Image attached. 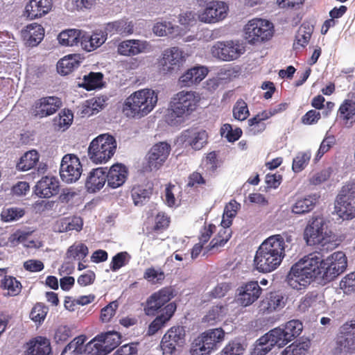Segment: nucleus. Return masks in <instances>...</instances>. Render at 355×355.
I'll use <instances>...</instances> for the list:
<instances>
[{"label":"nucleus","instance_id":"obj_1","mask_svg":"<svg viewBox=\"0 0 355 355\" xmlns=\"http://www.w3.org/2000/svg\"><path fill=\"white\" fill-rule=\"evenodd\" d=\"M292 240V236L288 233L267 238L257 250L254 259L255 268L263 273L276 270L282 262Z\"/></svg>","mask_w":355,"mask_h":355},{"label":"nucleus","instance_id":"obj_2","mask_svg":"<svg viewBox=\"0 0 355 355\" xmlns=\"http://www.w3.org/2000/svg\"><path fill=\"white\" fill-rule=\"evenodd\" d=\"M323 258L320 253H310L295 263L287 275V282L293 289H304L311 282L320 277L322 278Z\"/></svg>","mask_w":355,"mask_h":355},{"label":"nucleus","instance_id":"obj_3","mask_svg":"<svg viewBox=\"0 0 355 355\" xmlns=\"http://www.w3.org/2000/svg\"><path fill=\"white\" fill-rule=\"evenodd\" d=\"M157 94L153 89L145 88L134 92L122 104V112L128 118L141 119L147 116L155 107Z\"/></svg>","mask_w":355,"mask_h":355},{"label":"nucleus","instance_id":"obj_4","mask_svg":"<svg viewBox=\"0 0 355 355\" xmlns=\"http://www.w3.org/2000/svg\"><path fill=\"white\" fill-rule=\"evenodd\" d=\"M304 239L309 245H320L326 249L335 245V235L328 229L325 219L321 216H314L306 227Z\"/></svg>","mask_w":355,"mask_h":355},{"label":"nucleus","instance_id":"obj_5","mask_svg":"<svg viewBox=\"0 0 355 355\" xmlns=\"http://www.w3.org/2000/svg\"><path fill=\"white\" fill-rule=\"evenodd\" d=\"M116 148L115 139L110 135L102 134L90 142L87 149L88 157L94 164H104L114 155Z\"/></svg>","mask_w":355,"mask_h":355},{"label":"nucleus","instance_id":"obj_6","mask_svg":"<svg viewBox=\"0 0 355 355\" xmlns=\"http://www.w3.org/2000/svg\"><path fill=\"white\" fill-rule=\"evenodd\" d=\"M244 37L250 44L262 43L273 35L274 26L270 21L254 18L248 21L243 28Z\"/></svg>","mask_w":355,"mask_h":355},{"label":"nucleus","instance_id":"obj_7","mask_svg":"<svg viewBox=\"0 0 355 355\" xmlns=\"http://www.w3.org/2000/svg\"><path fill=\"white\" fill-rule=\"evenodd\" d=\"M200 100L199 94L192 91H181L173 96L170 107L171 114L176 117L191 114L197 107Z\"/></svg>","mask_w":355,"mask_h":355},{"label":"nucleus","instance_id":"obj_8","mask_svg":"<svg viewBox=\"0 0 355 355\" xmlns=\"http://www.w3.org/2000/svg\"><path fill=\"white\" fill-rule=\"evenodd\" d=\"M290 340L282 328L278 327L270 330L259 338L254 347L253 355H266L272 348L277 345L282 347L286 345Z\"/></svg>","mask_w":355,"mask_h":355},{"label":"nucleus","instance_id":"obj_9","mask_svg":"<svg viewBox=\"0 0 355 355\" xmlns=\"http://www.w3.org/2000/svg\"><path fill=\"white\" fill-rule=\"evenodd\" d=\"M355 352V320L347 321L339 328L334 348V354L353 353Z\"/></svg>","mask_w":355,"mask_h":355},{"label":"nucleus","instance_id":"obj_10","mask_svg":"<svg viewBox=\"0 0 355 355\" xmlns=\"http://www.w3.org/2000/svg\"><path fill=\"white\" fill-rule=\"evenodd\" d=\"M210 53L218 60L232 61L245 53V47L243 44L238 42H217L211 47Z\"/></svg>","mask_w":355,"mask_h":355},{"label":"nucleus","instance_id":"obj_11","mask_svg":"<svg viewBox=\"0 0 355 355\" xmlns=\"http://www.w3.org/2000/svg\"><path fill=\"white\" fill-rule=\"evenodd\" d=\"M187 54L178 47L165 49L159 60V69L163 73H173L186 61Z\"/></svg>","mask_w":355,"mask_h":355},{"label":"nucleus","instance_id":"obj_12","mask_svg":"<svg viewBox=\"0 0 355 355\" xmlns=\"http://www.w3.org/2000/svg\"><path fill=\"white\" fill-rule=\"evenodd\" d=\"M83 172L79 158L74 154L65 155L61 161L60 175L62 180L70 184L79 180Z\"/></svg>","mask_w":355,"mask_h":355},{"label":"nucleus","instance_id":"obj_13","mask_svg":"<svg viewBox=\"0 0 355 355\" xmlns=\"http://www.w3.org/2000/svg\"><path fill=\"white\" fill-rule=\"evenodd\" d=\"M229 11V6L223 1H215L199 12L198 19L205 24H216L224 20Z\"/></svg>","mask_w":355,"mask_h":355},{"label":"nucleus","instance_id":"obj_14","mask_svg":"<svg viewBox=\"0 0 355 355\" xmlns=\"http://www.w3.org/2000/svg\"><path fill=\"white\" fill-rule=\"evenodd\" d=\"M323 276L322 279L331 281L343 273L347 266V257L343 252L338 251L323 259Z\"/></svg>","mask_w":355,"mask_h":355},{"label":"nucleus","instance_id":"obj_15","mask_svg":"<svg viewBox=\"0 0 355 355\" xmlns=\"http://www.w3.org/2000/svg\"><path fill=\"white\" fill-rule=\"evenodd\" d=\"M185 343V330L183 327H173L164 335L161 347L164 355H172Z\"/></svg>","mask_w":355,"mask_h":355},{"label":"nucleus","instance_id":"obj_16","mask_svg":"<svg viewBox=\"0 0 355 355\" xmlns=\"http://www.w3.org/2000/svg\"><path fill=\"white\" fill-rule=\"evenodd\" d=\"M171 152V146L166 142H159L155 144L147 155L146 171L158 170L166 161Z\"/></svg>","mask_w":355,"mask_h":355},{"label":"nucleus","instance_id":"obj_17","mask_svg":"<svg viewBox=\"0 0 355 355\" xmlns=\"http://www.w3.org/2000/svg\"><path fill=\"white\" fill-rule=\"evenodd\" d=\"M62 106L61 100L56 96L43 97L33 105V114L43 118L53 114Z\"/></svg>","mask_w":355,"mask_h":355},{"label":"nucleus","instance_id":"obj_18","mask_svg":"<svg viewBox=\"0 0 355 355\" xmlns=\"http://www.w3.org/2000/svg\"><path fill=\"white\" fill-rule=\"evenodd\" d=\"M153 50L152 46L146 40H127L121 42L117 46L119 54L124 56H134L147 53Z\"/></svg>","mask_w":355,"mask_h":355},{"label":"nucleus","instance_id":"obj_19","mask_svg":"<svg viewBox=\"0 0 355 355\" xmlns=\"http://www.w3.org/2000/svg\"><path fill=\"white\" fill-rule=\"evenodd\" d=\"M208 135L205 130L189 129L182 132L178 137V142L185 146H191L194 150H200L207 142Z\"/></svg>","mask_w":355,"mask_h":355},{"label":"nucleus","instance_id":"obj_20","mask_svg":"<svg viewBox=\"0 0 355 355\" xmlns=\"http://www.w3.org/2000/svg\"><path fill=\"white\" fill-rule=\"evenodd\" d=\"M172 297L173 292L171 288H163L154 293L147 300L144 308L145 313L148 315H155L156 311L168 302Z\"/></svg>","mask_w":355,"mask_h":355},{"label":"nucleus","instance_id":"obj_21","mask_svg":"<svg viewBox=\"0 0 355 355\" xmlns=\"http://www.w3.org/2000/svg\"><path fill=\"white\" fill-rule=\"evenodd\" d=\"M237 302L243 306H248L253 304L259 297L261 293L257 282H250L237 289Z\"/></svg>","mask_w":355,"mask_h":355},{"label":"nucleus","instance_id":"obj_22","mask_svg":"<svg viewBox=\"0 0 355 355\" xmlns=\"http://www.w3.org/2000/svg\"><path fill=\"white\" fill-rule=\"evenodd\" d=\"M60 189V182L57 178L46 175L41 178L35 186V193L40 198H49L57 195Z\"/></svg>","mask_w":355,"mask_h":355},{"label":"nucleus","instance_id":"obj_23","mask_svg":"<svg viewBox=\"0 0 355 355\" xmlns=\"http://www.w3.org/2000/svg\"><path fill=\"white\" fill-rule=\"evenodd\" d=\"M51 0H30L26 5L24 15L30 19L42 17L51 10Z\"/></svg>","mask_w":355,"mask_h":355},{"label":"nucleus","instance_id":"obj_24","mask_svg":"<svg viewBox=\"0 0 355 355\" xmlns=\"http://www.w3.org/2000/svg\"><path fill=\"white\" fill-rule=\"evenodd\" d=\"M128 173V168L123 164L112 165L110 170L107 171V185L112 189L122 186L127 179Z\"/></svg>","mask_w":355,"mask_h":355},{"label":"nucleus","instance_id":"obj_25","mask_svg":"<svg viewBox=\"0 0 355 355\" xmlns=\"http://www.w3.org/2000/svg\"><path fill=\"white\" fill-rule=\"evenodd\" d=\"M107 168L99 167L93 169L86 181V187L89 192L94 193L101 189L107 181Z\"/></svg>","mask_w":355,"mask_h":355},{"label":"nucleus","instance_id":"obj_26","mask_svg":"<svg viewBox=\"0 0 355 355\" xmlns=\"http://www.w3.org/2000/svg\"><path fill=\"white\" fill-rule=\"evenodd\" d=\"M286 303V298L279 292H271L262 300L261 309L264 312L271 313L283 309Z\"/></svg>","mask_w":355,"mask_h":355},{"label":"nucleus","instance_id":"obj_27","mask_svg":"<svg viewBox=\"0 0 355 355\" xmlns=\"http://www.w3.org/2000/svg\"><path fill=\"white\" fill-rule=\"evenodd\" d=\"M50 340L45 337L37 336L27 343L24 355H50Z\"/></svg>","mask_w":355,"mask_h":355},{"label":"nucleus","instance_id":"obj_28","mask_svg":"<svg viewBox=\"0 0 355 355\" xmlns=\"http://www.w3.org/2000/svg\"><path fill=\"white\" fill-rule=\"evenodd\" d=\"M208 73L205 67H194L187 70L179 79L182 86L190 87L203 80Z\"/></svg>","mask_w":355,"mask_h":355},{"label":"nucleus","instance_id":"obj_29","mask_svg":"<svg viewBox=\"0 0 355 355\" xmlns=\"http://www.w3.org/2000/svg\"><path fill=\"white\" fill-rule=\"evenodd\" d=\"M176 310L175 303H169L162 309V313L157 316L149 325L148 333L149 335L155 334L164 324L170 320Z\"/></svg>","mask_w":355,"mask_h":355},{"label":"nucleus","instance_id":"obj_30","mask_svg":"<svg viewBox=\"0 0 355 355\" xmlns=\"http://www.w3.org/2000/svg\"><path fill=\"white\" fill-rule=\"evenodd\" d=\"M134 25L132 21L126 19H121L112 22H109L105 25V35L119 34L122 35H130L133 33Z\"/></svg>","mask_w":355,"mask_h":355},{"label":"nucleus","instance_id":"obj_31","mask_svg":"<svg viewBox=\"0 0 355 355\" xmlns=\"http://www.w3.org/2000/svg\"><path fill=\"white\" fill-rule=\"evenodd\" d=\"M319 198L318 194L314 193L297 199L291 207L292 213L301 215L309 212L315 207Z\"/></svg>","mask_w":355,"mask_h":355},{"label":"nucleus","instance_id":"obj_32","mask_svg":"<svg viewBox=\"0 0 355 355\" xmlns=\"http://www.w3.org/2000/svg\"><path fill=\"white\" fill-rule=\"evenodd\" d=\"M230 225L229 220H221L220 229L217 235L211 241L209 250H218L229 241L232 235V230L230 229Z\"/></svg>","mask_w":355,"mask_h":355},{"label":"nucleus","instance_id":"obj_33","mask_svg":"<svg viewBox=\"0 0 355 355\" xmlns=\"http://www.w3.org/2000/svg\"><path fill=\"white\" fill-rule=\"evenodd\" d=\"M104 33H94L92 35L82 32L80 46L86 51L90 52L101 46L106 41Z\"/></svg>","mask_w":355,"mask_h":355},{"label":"nucleus","instance_id":"obj_34","mask_svg":"<svg viewBox=\"0 0 355 355\" xmlns=\"http://www.w3.org/2000/svg\"><path fill=\"white\" fill-rule=\"evenodd\" d=\"M335 211L343 220L355 218V201L336 198Z\"/></svg>","mask_w":355,"mask_h":355},{"label":"nucleus","instance_id":"obj_35","mask_svg":"<svg viewBox=\"0 0 355 355\" xmlns=\"http://www.w3.org/2000/svg\"><path fill=\"white\" fill-rule=\"evenodd\" d=\"M82 31L78 29L62 31L58 36V40L62 46H73L80 44Z\"/></svg>","mask_w":355,"mask_h":355},{"label":"nucleus","instance_id":"obj_36","mask_svg":"<svg viewBox=\"0 0 355 355\" xmlns=\"http://www.w3.org/2000/svg\"><path fill=\"white\" fill-rule=\"evenodd\" d=\"M44 29L37 24H32L26 26L24 37L30 46L37 45L44 38Z\"/></svg>","mask_w":355,"mask_h":355},{"label":"nucleus","instance_id":"obj_37","mask_svg":"<svg viewBox=\"0 0 355 355\" xmlns=\"http://www.w3.org/2000/svg\"><path fill=\"white\" fill-rule=\"evenodd\" d=\"M79 58L80 56L77 54L64 56L57 64L58 72L64 76L69 74L79 66Z\"/></svg>","mask_w":355,"mask_h":355},{"label":"nucleus","instance_id":"obj_38","mask_svg":"<svg viewBox=\"0 0 355 355\" xmlns=\"http://www.w3.org/2000/svg\"><path fill=\"white\" fill-rule=\"evenodd\" d=\"M338 114L345 121V125L350 127L355 121V101L345 100L339 107Z\"/></svg>","mask_w":355,"mask_h":355},{"label":"nucleus","instance_id":"obj_39","mask_svg":"<svg viewBox=\"0 0 355 355\" xmlns=\"http://www.w3.org/2000/svg\"><path fill=\"white\" fill-rule=\"evenodd\" d=\"M214 351L211 343H209L202 334L194 339L191 344V355H209Z\"/></svg>","mask_w":355,"mask_h":355},{"label":"nucleus","instance_id":"obj_40","mask_svg":"<svg viewBox=\"0 0 355 355\" xmlns=\"http://www.w3.org/2000/svg\"><path fill=\"white\" fill-rule=\"evenodd\" d=\"M313 28L309 24H303L298 29L295 35L293 48L295 50L305 47L309 43Z\"/></svg>","mask_w":355,"mask_h":355},{"label":"nucleus","instance_id":"obj_41","mask_svg":"<svg viewBox=\"0 0 355 355\" xmlns=\"http://www.w3.org/2000/svg\"><path fill=\"white\" fill-rule=\"evenodd\" d=\"M102 345L105 349L106 355L116 348L121 342V336L119 333L116 331H109L105 334L98 335Z\"/></svg>","mask_w":355,"mask_h":355},{"label":"nucleus","instance_id":"obj_42","mask_svg":"<svg viewBox=\"0 0 355 355\" xmlns=\"http://www.w3.org/2000/svg\"><path fill=\"white\" fill-rule=\"evenodd\" d=\"M39 154L36 150H29L20 158L17 164V168L22 171H28L35 166L39 161Z\"/></svg>","mask_w":355,"mask_h":355},{"label":"nucleus","instance_id":"obj_43","mask_svg":"<svg viewBox=\"0 0 355 355\" xmlns=\"http://www.w3.org/2000/svg\"><path fill=\"white\" fill-rule=\"evenodd\" d=\"M103 74L101 72H90L88 75L84 76L83 81L79 86L87 90H93L101 88L103 85Z\"/></svg>","mask_w":355,"mask_h":355},{"label":"nucleus","instance_id":"obj_44","mask_svg":"<svg viewBox=\"0 0 355 355\" xmlns=\"http://www.w3.org/2000/svg\"><path fill=\"white\" fill-rule=\"evenodd\" d=\"M1 288L7 291L6 295L16 296L21 292V284L15 277L6 275L1 279Z\"/></svg>","mask_w":355,"mask_h":355},{"label":"nucleus","instance_id":"obj_45","mask_svg":"<svg viewBox=\"0 0 355 355\" xmlns=\"http://www.w3.org/2000/svg\"><path fill=\"white\" fill-rule=\"evenodd\" d=\"M88 253V248L85 244L76 243L68 248L66 252V257L68 259L84 261Z\"/></svg>","mask_w":355,"mask_h":355},{"label":"nucleus","instance_id":"obj_46","mask_svg":"<svg viewBox=\"0 0 355 355\" xmlns=\"http://www.w3.org/2000/svg\"><path fill=\"white\" fill-rule=\"evenodd\" d=\"M86 340L85 336L75 338L64 349L61 355H80L83 354V344Z\"/></svg>","mask_w":355,"mask_h":355},{"label":"nucleus","instance_id":"obj_47","mask_svg":"<svg viewBox=\"0 0 355 355\" xmlns=\"http://www.w3.org/2000/svg\"><path fill=\"white\" fill-rule=\"evenodd\" d=\"M131 195L134 204L136 206H141L148 200L151 195V190L145 189L140 185L134 186L131 191Z\"/></svg>","mask_w":355,"mask_h":355},{"label":"nucleus","instance_id":"obj_48","mask_svg":"<svg viewBox=\"0 0 355 355\" xmlns=\"http://www.w3.org/2000/svg\"><path fill=\"white\" fill-rule=\"evenodd\" d=\"M311 157L310 150L299 152L293 159L292 169L295 173L304 170L308 165Z\"/></svg>","mask_w":355,"mask_h":355},{"label":"nucleus","instance_id":"obj_49","mask_svg":"<svg viewBox=\"0 0 355 355\" xmlns=\"http://www.w3.org/2000/svg\"><path fill=\"white\" fill-rule=\"evenodd\" d=\"M102 344L98 335L86 345H83V353L86 355H106Z\"/></svg>","mask_w":355,"mask_h":355},{"label":"nucleus","instance_id":"obj_50","mask_svg":"<svg viewBox=\"0 0 355 355\" xmlns=\"http://www.w3.org/2000/svg\"><path fill=\"white\" fill-rule=\"evenodd\" d=\"M153 33L157 36L171 35L175 37L179 35L178 27H174L171 22H159L153 26Z\"/></svg>","mask_w":355,"mask_h":355},{"label":"nucleus","instance_id":"obj_51","mask_svg":"<svg viewBox=\"0 0 355 355\" xmlns=\"http://www.w3.org/2000/svg\"><path fill=\"white\" fill-rule=\"evenodd\" d=\"M25 214L24 210L20 207L3 208L1 212V219L6 223L16 221Z\"/></svg>","mask_w":355,"mask_h":355},{"label":"nucleus","instance_id":"obj_52","mask_svg":"<svg viewBox=\"0 0 355 355\" xmlns=\"http://www.w3.org/2000/svg\"><path fill=\"white\" fill-rule=\"evenodd\" d=\"M202 335L205 336V338L209 343H211L212 349L215 350L217 347V345L224 340L225 332L221 328H216L209 329L202 333Z\"/></svg>","mask_w":355,"mask_h":355},{"label":"nucleus","instance_id":"obj_53","mask_svg":"<svg viewBox=\"0 0 355 355\" xmlns=\"http://www.w3.org/2000/svg\"><path fill=\"white\" fill-rule=\"evenodd\" d=\"M309 347V342L293 343L286 347L281 355H306Z\"/></svg>","mask_w":355,"mask_h":355},{"label":"nucleus","instance_id":"obj_54","mask_svg":"<svg viewBox=\"0 0 355 355\" xmlns=\"http://www.w3.org/2000/svg\"><path fill=\"white\" fill-rule=\"evenodd\" d=\"M144 278L153 284H161L165 278V275L161 268L150 267L145 270Z\"/></svg>","mask_w":355,"mask_h":355},{"label":"nucleus","instance_id":"obj_55","mask_svg":"<svg viewBox=\"0 0 355 355\" xmlns=\"http://www.w3.org/2000/svg\"><path fill=\"white\" fill-rule=\"evenodd\" d=\"M283 329L291 341L301 334L303 325L300 320H292L286 323Z\"/></svg>","mask_w":355,"mask_h":355},{"label":"nucleus","instance_id":"obj_56","mask_svg":"<svg viewBox=\"0 0 355 355\" xmlns=\"http://www.w3.org/2000/svg\"><path fill=\"white\" fill-rule=\"evenodd\" d=\"M225 314V308L222 305L213 306L204 317L205 322L210 324L220 320Z\"/></svg>","mask_w":355,"mask_h":355},{"label":"nucleus","instance_id":"obj_57","mask_svg":"<svg viewBox=\"0 0 355 355\" xmlns=\"http://www.w3.org/2000/svg\"><path fill=\"white\" fill-rule=\"evenodd\" d=\"M105 103V99L103 97L93 98L87 101L83 112L88 114H96L104 107Z\"/></svg>","mask_w":355,"mask_h":355},{"label":"nucleus","instance_id":"obj_58","mask_svg":"<svg viewBox=\"0 0 355 355\" xmlns=\"http://www.w3.org/2000/svg\"><path fill=\"white\" fill-rule=\"evenodd\" d=\"M232 112L234 119L239 121H244L250 115L247 103L242 99L236 102Z\"/></svg>","mask_w":355,"mask_h":355},{"label":"nucleus","instance_id":"obj_59","mask_svg":"<svg viewBox=\"0 0 355 355\" xmlns=\"http://www.w3.org/2000/svg\"><path fill=\"white\" fill-rule=\"evenodd\" d=\"M245 350V346L237 341L229 342L221 352V355H242Z\"/></svg>","mask_w":355,"mask_h":355},{"label":"nucleus","instance_id":"obj_60","mask_svg":"<svg viewBox=\"0 0 355 355\" xmlns=\"http://www.w3.org/2000/svg\"><path fill=\"white\" fill-rule=\"evenodd\" d=\"M220 134L222 137H225L228 141L234 142L241 137L242 130L239 128L233 129L231 125L226 123L221 128Z\"/></svg>","mask_w":355,"mask_h":355},{"label":"nucleus","instance_id":"obj_61","mask_svg":"<svg viewBox=\"0 0 355 355\" xmlns=\"http://www.w3.org/2000/svg\"><path fill=\"white\" fill-rule=\"evenodd\" d=\"M130 259L127 252H121L112 257L110 268L112 271H116L121 267L125 266Z\"/></svg>","mask_w":355,"mask_h":355},{"label":"nucleus","instance_id":"obj_62","mask_svg":"<svg viewBox=\"0 0 355 355\" xmlns=\"http://www.w3.org/2000/svg\"><path fill=\"white\" fill-rule=\"evenodd\" d=\"M240 208V203L235 200H231L224 209L222 220H229L230 225H232V219L236 216Z\"/></svg>","mask_w":355,"mask_h":355},{"label":"nucleus","instance_id":"obj_63","mask_svg":"<svg viewBox=\"0 0 355 355\" xmlns=\"http://www.w3.org/2000/svg\"><path fill=\"white\" fill-rule=\"evenodd\" d=\"M310 298L311 301V312L319 313L326 310L327 306L322 295L311 293Z\"/></svg>","mask_w":355,"mask_h":355},{"label":"nucleus","instance_id":"obj_64","mask_svg":"<svg viewBox=\"0 0 355 355\" xmlns=\"http://www.w3.org/2000/svg\"><path fill=\"white\" fill-rule=\"evenodd\" d=\"M337 198L355 201V180L346 183L342 187Z\"/></svg>","mask_w":355,"mask_h":355}]
</instances>
